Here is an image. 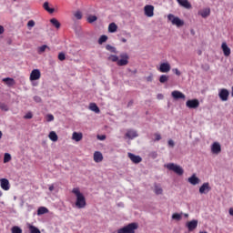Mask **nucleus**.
<instances>
[{
	"label": "nucleus",
	"instance_id": "nucleus-39",
	"mask_svg": "<svg viewBox=\"0 0 233 233\" xmlns=\"http://www.w3.org/2000/svg\"><path fill=\"white\" fill-rule=\"evenodd\" d=\"M165 167H167V168L168 170H172L173 172H176V165L175 164H167Z\"/></svg>",
	"mask_w": 233,
	"mask_h": 233
},
{
	"label": "nucleus",
	"instance_id": "nucleus-58",
	"mask_svg": "<svg viewBox=\"0 0 233 233\" xmlns=\"http://www.w3.org/2000/svg\"><path fill=\"white\" fill-rule=\"evenodd\" d=\"M134 105V100H130L127 104V106H132Z\"/></svg>",
	"mask_w": 233,
	"mask_h": 233
},
{
	"label": "nucleus",
	"instance_id": "nucleus-51",
	"mask_svg": "<svg viewBox=\"0 0 233 233\" xmlns=\"http://www.w3.org/2000/svg\"><path fill=\"white\" fill-rule=\"evenodd\" d=\"M181 216H183V213H181V214L177 213V214H176V219H177V221H179V219H181Z\"/></svg>",
	"mask_w": 233,
	"mask_h": 233
},
{
	"label": "nucleus",
	"instance_id": "nucleus-29",
	"mask_svg": "<svg viewBox=\"0 0 233 233\" xmlns=\"http://www.w3.org/2000/svg\"><path fill=\"white\" fill-rule=\"evenodd\" d=\"M155 194H157V196H159L161 194H163V188L161 187L160 185L155 184Z\"/></svg>",
	"mask_w": 233,
	"mask_h": 233
},
{
	"label": "nucleus",
	"instance_id": "nucleus-52",
	"mask_svg": "<svg viewBox=\"0 0 233 233\" xmlns=\"http://www.w3.org/2000/svg\"><path fill=\"white\" fill-rule=\"evenodd\" d=\"M150 157H153V159H156V157H157V152L150 153Z\"/></svg>",
	"mask_w": 233,
	"mask_h": 233
},
{
	"label": "nucleus",
	"instance_id": "nucleus-9",
	"mask_svg": "<svg viewBox=\"0 0 233 233\" xmlns=\"http://www.w3.org/2000/svg\"><path fill=\"white\" fill-rule=\"evenodd\" d=\"M186 106L187 108H198L199 106V100L198 99H191L186 102Z\"/></svg>",
	"mask_w": 233,
	"mask_h": 233
},
{
	"label": "nucleus",
	"instance_id": "nucleus-28",
	"mask_svg": "<svg viewBox=\"0 0 233 233\" xmlns=\"http://www.w3.org/2000/svg\"><path fill=\"white\" fill-rule=\"evenodd\" d=\"M50 23L53 25V26L56 27L57 29L61 28V23H59V20L56 18H52L50 20Z\"/></svg>",
	"mask_w": 233,
	"mask_h": 233
},
{
	"label": "nucleus",
	"instance_id": "nucleus-33",
	"mask_svg": "<svg viewBox=\"0 0 233 233\" xmlns=\"http://www.w3.org/2000/svg\"><path fill=\"white\" fill-rule=\"evenodd\" d=\"M12 161V156L9 153L4 155V163H10Z\"/></svg>",
	"mask_w": 233,
	"mask_h": 233
},
{
	"label": "nucleus",
	"instance_id": "nucleus-11",
	"mask_svg": "<svg viewBox=\"0 0 233 233\" xmlns=\"http://www.w3.org/2000/svg\"><path fill=\"white\" fill-rule=\"evenodd\" d=\"M211 152L212 154H220L221 153V144L219 142H214L211 145Z\"/></svg>",
	"mask_w": 233,
	"mask_h": 233
},
{
	"label": "nucleus",
	"instance_id": "nucleus-60",
	"mask_svg": "<svg viewBox=\"0 0 233 233\" xmlns=\"http://www.w3.org/2000/svg\"><path fill=\"white\" fill-rule=\"evenodd\" d=\"M49 190H50V192H53V190H54V185L49 186Z\"/></svg>",
	"mask_w": 233,
	"mask_h": 233
},
{
	"label": "nucleus",
	"instance_id": "nucleus-40",
	"mask_svg": "<svg viewBox=\"0 0 233 233\" xmlns=\"http://www.w3.org/2000/svg\"><path fill=\"white\" fill-rule=\"evenodd\" d=\"M97 19V16H96V15H89L88 17H87V23H95V21Z\"/></svg>",
	"mask_w": 233,
	"mask_h": 233
},
{
	"label": "nucleus",
	"instance_id": "nucleus-4",
	"mask_svg": "<svg viewBox=\"0 0 233 233\" xmlns=\"http://www.w3.org/2000/svg\"><path fill=\"white\" fill-rule=\"evenodd\" d=\"M228 96H230V92L227 88H222L218 92V97L221 101H228Z\"/></svg>",
	"mask_w": 233,
	"mask_h": 233
},
{
	"label": "nucleus",
	"instance_id": "nucleus-12",
	"mask_svg": "<svg viewBox=\"0 0 233 233\" xmlns=\"http://www.w3.org/2000/svg\"><path fill=\"white\" fill-rule=\"evenodd\" d=\"M186 227L187 228L189 232H192V230H196L198 228V220L193 219L186 224Z\"/></svg>",
	"mask_w": 233,
	"mask_h": 233
},
{
	"label": "nucleus",
	"instance_id": "nucleus-13",
	"mask_svg": "<svg viewBox=\"0 0 233 233\" xmlns=\"http://www.w3.org/2000/svg\"><path fill=\"white\" fill-rule=\"evenodd\" d=\"M178 5L182 6V8H186V10L192 9V4L188 2V0H177Z\"/></svg>",
	"mask_w": 233,
	"mask_h": 233
},
{
	"label": "nucleus",
	"instance_id": "nucleus-61",
	"mask_svg": "<svg viewBox=\"0 0 233 233\" xmlns=\"http://www.w3.org/2000/svg\"><path fill=\"white\" fill-rule=\"evenodd\" d=\"M176 76H181V72H179L177 69H176Z\"/></svg>",
	"mask_w": 233,
	"mask_h": 233
},
{
	"label": "nucleus",
	"instance_id": "nucleus-34",
	"mask_svg": "<svg viewBox=\"0 0 233 233\" xmlns=\"http://www.w3.org/2000/svg\"><path fill=\"white\" fill-rule=\"evenodd\" d=\"M108 40V36L103 35L100 36V38L98 39V44L99 45H103V43H106V41Z\"/></svg>",
	"mask_w": 233,
	"mask_h": 233
},
{
	"label": "nucleus",
	"instance_id": "nucleus-56",
	"mask_svg": "<svg viewBox=\"0 0 233 233\" xmlns=\"http://www.w3.org/2000/svg\"><path fill=\"white\" fill-rule=\"evenodd\" d=\"M163 97H164L163 94H158L157 96V98L159 99V100L163 99Z\"/></svg>",
	"mask_w": 233,
	"mask_h": 233
},
{
	"label": "nucleus",
	"instance_id": "nucleus-50",
	"mask_svg": "<svg viewBox=\"0 0 233 233\" xmlns=\"http://www.w3.org/2000/svg\"><path fill=\"white\" fill-rule=\"evenodd\" d=\"M34 101H35V103H41L40 96H34Z\"/></svg>",
	"mask_w": 233,
	"mask_h": 233
},
{
	"label": "nucleus",
	"instance_id": "nucleus-57",
	"mask_svg": "<svg viewBox=\"0 0 233 233\" xmlns=\"http://www.w3.org/2000/svg\"><path fill=\"white\" fill-rule=\"evenodd\" d=\"M168 145H169V147H174V141L173 140H168Z\"/></svg>",
	"mask_w": 233,
	"mask_h": 233
},
{
	"label": "nucleus",
	"instance_id": "nucleus-3",
	"mask_svg": "<svg viewBox=\"0 0 233 233\" xmlns=\"http://www.w3.org/2000/svg\"><path fill=\"white\" fill-rule=\"evenodd\" d=\"M128 59H129L128 54L122 53L120 55V59L117 61L116 65L118 66H127V65H128Z\"/></svg>",
	"mask_w": 233,
	"mask_h": 233
},
{
	"label": "nucleus",
	"instance_id": "nucleus-31",
	"mask_svg": "<svg viewBox=\"0 0 233 233\" xmlns=\"http://www.w3.org/2000/svg\"><path fill=\"white\" fill-rule=\"evenodd\" d=\"M11 232L12 233H23V229L21 228H19V226H14L11 228Z\"/></svg>",
	"mask_w": 233,
	"mask_h": 233
},
{
	"label": "nucleus",
	"instance_id": "nucleus-54",
	"mask_svg": "<svg viewBox=\"0 0 233 233\" xmlns=\"http://www.w3.org/2000/svg\"><path fill=\"white\" fill-rule=\"evenodd\" d=\"M5 34V27L3 25H0V35Z\"/></svg>",
	"mask_w": 233,
	"mask_h": 233
},
{
	"label": "nucleus",
	"instance_id": "nucleus-23",
	"mask_svg": "<svg viewBox=\"0 0 233 233\" xmlns=\"http://www.w3.org/2000/svg\"><path fill=\"white\" fill-rule=\"evenodd\" d=\"M43 8L46 9L48 14H54V12H56V9L50 8L48 2L44 3Z\"/></svg>",
	"mask_w": 233,
	"mask_h": 233
},
{
	"label": "nucleus",
	"instance_id": "nucleus-24",
	"mask_svg": "<svg viewBox=\"0 0 233 233\" xmlns=\"http://www.w3.org/2000/svg\"><path fill=\"white\" fill-rule=\"evenodd\" d=\"M48 137L51 141H54V143H56V141L59 139V137H57V134L55 131H51L48 135Z\"/></svg>",
	"mask_w": 233,
	"mask_h": 233
},
{
	"label": "nucleus",
	"instance_id": "nucleus-44",
	"mask_svg": "<svg viewBox=\"0 0 233 233\" xmlns=\"http://www.w3.org/2000/svg\"><path fill=\"white\" fill-rule=\"evenodd\" d=\"M75 17L76 19H82L83 18V14H81V11H77L75 13Z\"/></svg>",
	"mask_w": 233,
	"mask_h": 233
},
{
	"label": "nucleus",
	"instance_id": "nucleus-53",
	"mask_svg": "<svg viewBox=\"0 0 233 233\" xmlns=\"http://www.w3.org/2000/svg\"><path fill=\"white\" fill-rule=\"evenodd\" d=\"M155 139H156V141H159V140H161V135H159V134H156L155 135Z\"/></svg>",
	"mask_w": 233,
	"mask_h": 233
},
{
	"label": "nucleus",
	"instance_id": "nucleus-42",
	"mask_svg": "<svg viewBox=\"0 0 233 233\" xmlns=\"http://www.w3.org/2000/svg\"><path fill=\"white\" fill-rule=\"evenodd\" d=\"M106 50H108L109 52L116 53V47H114V46H112L110 45L106 46Z\"/></svg>",
	"mask_w": 233,
	"mask_h": 233
},
{
	"label": "nucleus",
	"instance_id": "nucleus-41",
	"mask_svg": "<svg viewBox=\"0 0 233 233\" xmlns=\"http://www.w3.org/2000/svg\"><path fill=\"white\" fill-rule=\"evenodd\" d=\"M1 110H4V112H8V106L6 104H0Z\"/></svg>",
	"mask_w": 233,
	"mask_h": 233
},
{
	"label": "nucleus",
	"instance_id": "nucleus-27",
	"mask_svg": "<svg viewBox=\"0 0 233 233\" xmlns=\"http://www.w3.org/2000/svg\"><path fill=\"white\" fill-rule=\"evenodd\" d=\"M199 14L201 17H204V18L208 17V15H210V8H206L200 11Z\"/></svg>",
	"mask_w": 233,
	"mask_h": 233
},
{
	"label": "nucleus",
	"instance_id": "nucleus-19",
	"mask_svg": "<svg viewBox=\"0 0 233 233\" xmlns=\"http://www.w3.org/2000/svg\"><path fill=\"white\" fill-rule=\"evenodd\" d=\"M72 139H74V141H76V142L81 141V139H83V133L74 132L72 136Z\"/></svg>",
	"mask_w": 233,
	"mask_h": 233
},
{
	"label": "nucleus",
	"instance_id": "nucleus-8",
	"mask_svg": "<svg viewBox=\"0 0 233 233\" xmlns=\"http://www.w3.org/2000/svg\"><path fill=\"white\" fill-rule=\"evenodd\" d=\"M144 12L147 17H154V5H147L144 7Z\"/></svg>",
	"mask_w": 233,
	"mask_h": 233
},
{
	"label": "nucleus",
	"instance_id": "nucleus-49",
	"mask_svg": "<svg viewBox=\"0 0 233 233\" xmlns=\"http://www.w3.org/2000/svg\"><path fill=\"white\" fill-rule=\"evenodd\" d=\"M97 139H99L100 141H105V139H106V136L105 135L97 136Z\"/></svg>",
	"mask_w": 233,
	"mask_h": 233
},
{
	"label": "nucleus",
	"instance_id": "nucleus-25",
	"mask_svg": "<svg viewBox=\"0 0 233 233\" xmlns=\"http://www.w3.org/2000/svg\"><path fill=\"white\" fill-rule=\"evenodd\" d=\"M43 214H48V208L46 207H40L37 209V216H43Z\"/></svg>",
	"mask_w": 233,
	"mask_h": 233
},
{
	"label": "nucleus",
	"instance_id": "nucleus-5",
	"mask_svg": "<svg viewBox=\"0 0 233 233\" xmlns=\"http://www.w3.org/2000/svg\"><path fill=\"white\" fill-rule=\"evenodd\" d=\"M170 64L168 62L160 64L159 67L157 68L158 72L162 74H168L170 72Z\"/></svg>",
	"mask_w": 233,
	"mask_h": 233
},
{
	"label": "nucleus",
	"instance_id": "nucleus-32",
	"mask_svg": "<svg viewBox=\"0 0 233 233\" xmlns=\"http://www.w3.org/2000/svg\"><path fill=\"white\" fill-rule=\"evenodd\" d=\"M183 25H185V21L181 20L179 17H176V26H177V28H180V26H183Z\"/></svg>",
	"mask_w": 233,
	"mask_h": 233
},
{
	"label": "nucleus",
	"instance_id": "nucleus-20",
	"mask_svg": "<svg viewBox=\"0 0 233 233\" xmlns=\"http://www.w3.org/2000/svg\"><path fill=\"white\" fill-rule=\"evenodd\" d=\"M3 82L5 83L7 86H14V85H15V80L10 77L3 78Z\"/></svg>",
	"mask_w": 233,
	"mask_h": 233
},
{
	"label": "nucleus",
	"instance_id": "nucleus-10",
	"mask_svg": "<svg viewBox=\"0 0 233 233\" xmlns=\"http://www.w3.org/2000/svg\"><path fill=\"white\" fill-rule=\"evenodd\" d=\"M127 157L132 161V163H135V165H137V164L141 163V161H143V158L141 157L136 156L133 153H128Z\"/></svg>",
	"mask_w": 233,
	"mask_h": 233
},
{
	"label": "nucleus",
	"instance_id": "nucleus-59",
	"mask_svg": "<svg viewBox=\"0 0 233 233\" xmlns=\"http://www.w3.org/2000/svg\"><path fill=\"white\" fill-rule=\"evenodd\" d=\"M171 96H172V97H173L174 99H176V91H173V92L171 93Z\"/></svg>",
	"mask_w": 233,
	"mask_h": 233
},
{
	"label": "nucleus",
	"instance_id": "nucleus-6",
	"mask_svg": "<svg viewBox=\"0 0 233 233\" xmlns=\"http://www.w3.org/2000/svg\"><path fill=\"white\" fill-rule=\"evenodd\" d=\"M210 190H212V187H210V184L208 182H205L199 187V194H208Z\"/></svg>",
	"mask_w": 233,
	"mask_h": 233
},
{
	"label": "nucleus",
	"instance_id": "nucleus-43",
	"mask_svg": "<svg viewBox=\"0 0 233 233\" xmlns=\"http://www.w3.org/2000/svg\"><path fill=\"white\" fill-rule=\"evenodd\" d=\"M46 48H48V46H46V45H44V46H40L38 48L39 54H43V52H45V50H46Z\"/></svg>",
	"mask_w": 233,
	"mask_h": 233
},
{
	"label": "nucleus",
	"instance_id": "nucleus-14",
	"mask_svg": "<svg viewBox=\"0 0 233 233\" xmlns=\"http://www.w3.org/2000/svg\"><path fill=\"white\" fill-rule=\"evenodd\" d=\"M0 187L3 190H10V181L6 178L0 179Z\"/></svg>",
	"mask_w": 233,
	"mask_h": 233
},
{
	"label": "nucleus",
	"instance_id": "nucleus-7",
	"mask_svg": "<svg viewBox=\"0 0 233 233\" xmlns=\"http://www.w3.org/2000/svg\"><path fill=\"white\" fill-rule=\"evenodd\" d=\"M30 81H37V79H41V71L39 69H34L29 77Z\"/></svg>",
	"mask_w": 233,
	"mask_h": 233
},
{
	"label": "nucleus",
	"instance_id": "nucleus-46",
	"mask_svg": "<svg viewBox=\"0 0 233 233\" xmlns=\"http://www.w3.org/2000/svg\"><path fill=\"white\" fill-rule=\"evenodd\" d=\"M32 117H34V115H32V112H28L24 116L25 119H32Z\"/></svg>",
	"mask_w": 233,
	"mask_h": 233
},
{
	"label": "nucleus",
	"instance_id": "nucleus-45",
	"mask_svg": "<svg viewBox=\"0 0 233 233\" xmlns=\"http://www.w3.org/2000/svg\"><path fill=\"white\" fill-rule=\"evenodd\" d=\"M58 59H59V61H65L66 59L65 53H59Z\"/></svg>",
	"mask_w": 233,
	"mask_h": 233
},
{
	"label": "nucleus",
	"instance_id": "nucleus-62",
	"mask_svg": "<svg viewBox=\"0 0 233 233\" xmlns=\"http://www.w3.org/2000/svg\"><path fill=\"white\" fill-rule=\"evenodd\" d=\"M229 215L233 216V208H229Z\"/></svg>",
	"mask_w": 233,
	"mask_h": 233
},
{
	"label": "nucleus",
	"instance_id": "nucleus-26",
	"mask_svg": "<svg viewBox=\"0 0 233 233\" xmlns=\"http://www.w3.org/2000/svg\"><path fill=\"white\" fill-rule=\"evenodd\" d=\"M89 108H90V110H92V112H96V114H99V112H100L99 107L97 106V105L96 103H91L89 105Z\"/></svg>",
	"mask_w": 233,
	"mask_h": 233
},
{
	"label": "nucleus",
	"instance_id": "nucleus-37",
	"mask_svg": "<svg viewBox=\"0 0 233 233\" xmlns=\"http://www.w3.org/2000/svg\"><path fill=\"white\" fill-rule=\"evenodd\" d=\"M167 21L172 22V25H176V16L174 15H168Z\"/></svg>",
	"mask_w": 233,
	"mask_h": 233
},
{
	"label": "nucleus",
	"instance_id": "nucleus-55",
	"mask_svg": "<svg viewBox=\"0 0 233 233\" xmlns=\"http://www.w3.org/2000/svg\"><path fill=\"white\" fill-rule=\"evenodd\" d=\"M153 78H154V76L152 75H150L149 76L147 77V81H148L150 83V82H152Z\"/></svg>",
	"mask_w": 233,
	"mask_h": 233
},
{
	"label": "nucleus",
	"instance_id": "nucleus-17",
	"mask_svg": "<svg viewBox=\"0 0 233 233\" xmlns=\"http://www.w3.org/2000/svg\"><path fill=\"white\" fill-rule=\"evenodd\" d=\"M221 48L223 50L224 56H226V57H228V56H230V47H228V46L227 45V42L222 43Z\"/></svg>",
	"mask_w": 233,
	"mask_h": 233
},
{
	"label": "nucleus",
	"instance_id": "nucleus-22",
	"mask_svg": "<svg viewBox=\"0 0 233 233\" xmlns=\"http://www.w3.org/2000/svg\"><path fill=\"white\" fill-rule=\"evenodd\" d=\"M108 32L110 34H114L115 32H117V25H116V23L109 24Z\"/></svg>",
	"mask_w": 233,
	"mask_h": 233
},
{
	"label": "nucleus",
	"instance_id": "nucleus-36",
	"mask_svg": "<svg viewBox=\"0 0 233 233\" xmlns=\"http://www.w3.org/2000/svg\"><path fill=\"white\" fill-rule=\"evenodd\" d=\"M109 61H112L113 63H117V61H119V57H117V56L116 55H111L108 57Z\"/></svg>",
	"mask_w": 233,
	"mask_h": 233
},
{
	"label": "nucleus",
	"instance_id": "nucleus-21",
	"mask_svg": "<svg viewBox=\"0 0 233 233\" xmlns=\"http://www.w3.org/2000/svg\"><path fill=\"white\" fill-rule=\"evenodd\" d=\"M27 228L29 229V233H41V230L32 224H28Z\"/></svg>",
	"mask_w": 233,
	"mask_h": 233
},
{
	"label": "nucleus",
	"instance_id": "nucleus-48",
	"mask_svg": "<svg viewBox=\"0 0 233 233\" xmlns=\"http://www.w3.org/2000/svg\"><path fill=\"white\" fill-rule=\"evenodd\" d=\"M46 121L50 122V121H54V115H47L46 116Z\"/></svg>",
	"mask_w": 233,
	"mask_h": 233
},
{
	"label": "nucleus",
	"instance_id": "nucleus-15",
	"mask_svg": "<svg viewBox=\"0 0 233 233\" xmlns=\"http://www.w3.org/2000/svg\"><path fill=\"white\" fill-rule=\"evenodd\" d=\"M137 131L134 129H128L126 133V137H128V139H134L135 137H137Z\"/></svg>",
	"mask_w": 233,
	"mask_h": 233
},
{
	"label": "nucleus",
	"instance_id": "nucleus-38",
	"mask_svg": "<svg viewBox=\"0 0 233 233\" xmlns=\"http://www.w3.org/2000/svg\"><path fill=\"white\" fill-rule=\"evenodd\" d=\"M159 81L160 83H167V81H168V76L167 75H162L159 77Z\"/></svg>",
	"mask_w": 233,
	"mask_h": 233
},
{
	"label": "nucleus",
	"instance_id": "nucleus-1",
	"mask_svg": "<svg viewBox=\"0 0 233 233\" xmlns=\"http://www.w3.org/2000/svg\"><path fill=\"white\" fill-rule=\"evenodd\" d=\"M72 194H74L76 198V208H85L86 207V198H85V195L81 193V190H79V187H74L72 189Z\"/></svg>",
	"mask_w": 233,
	"mask_h": 233
},
{
	"label": "nucleus",
	"instance_id": "nucleus-63",
	"mask_svg": "<svg viewBox=\"0 0 233 233\" xmlns=\"http://www.w3.org/2000/svg\"><path fill=\"white\" fill-rule=\"evenodd\" d=\"M210 69V66L208 65H206L205 66V70H209Z\"/></svg>",
	"mask_w": 233,
	"mask_h": 233
},
{
	"label": "nucleus",
	"instance_id": "nucleus-18",
	"mask_svg": "<svg viewBox=\"0 0 233 233\" xmlns=\"http://www.w3.org/2000/svg\"><path fill=\"white\" fill-rule=\"evenodd\" d=\"M94 161L95 163H101L103 161V154L99 151L94 153Z\"/></svg>",
	"mask_w": 233,
	"mask_h": 233
},
{
	"label": "nucleus",
	"instance_id": "nucleus-35",
	"mask_svg": "<svg viewBox=\"0 0 233 233\" xmlns=\"http://www.w3.org/2000/svg\"><path fill=\"white\" fill-rule=\"evenodd\" d=\"M185 94L179 91H176V99H185Z\"/></svg>",
	"mask_w": 233,
	"mask_h": 233
},
{
	"label": "nucleus",
	"instance_id": "nucleus-2",
	"mask_svg": "<svg viewBox=\"0 0 233 233\" xmlns=\"http://www.w3.org/2000/svg\"><path fill=\"white\" fill-rule=\"evenodd\" d=\"M137 223H130L127 226H125L122 228L117 230V233H136V230L138 228Z\"/></svg>",
	"mask_w": 233,
	"mask_h": 233
},
{
	"label": "nucleus",
	"instance_id": "nucleus-30",
	"mask_svg": "<svg viewBox=\"0 0 233 233\" xmlns=\"http://www.w3.org/2000/svg\"><path fill=\"white\" fill-rule=\"evenodd\" d=\"M176 174L177 176H183V174H185V170H183V167H181V166H176Z\"/></svg>",
	"mask_w": 233,
	"mask_h": 233
},
{
	"label": "nucleus",
	"instance_id": "nucleus-47",
	"mask_svg": "<svg viewBox=\"0 0 233 233\" xmlns=\"http://www.w3.org/2000/svg\"><path fill=\"white\" fill-rule=\"evenodd\" d=\"M27 26H28L29 28H32V27L35 26V22H34V20L28 21Z\"/></svg>",
	"mask_w": 233,
	"mask_h": 233
},
{
	"label": "nucleus",
	"instance_id": "nucleus-16",
	"mask_svg": "<svg viewBox=\"0 0 233 233\" xmlns=\"http://www.w3.org/2000/svg\"><path fill=\"white\" fill-rule=\"evenodd\" d=\"M188 183H190V185H199V177H196V174H193L190 177H188L187 179Z\"/></svg>",
	"mask_w": 233,
	"mask_h": 233
},
{
	"label": "nucleus",
	"instance_id": "nucleus-64",
	"mask_svg": "<svg viewBox=\"0 0 233 233\" xmlns=\"http://www.w3.org/2000/svg\"><path fill=\"white\" fill-rule=\"evenodd\" d=\"M120 41H121L122 43H127V39H126V38H121Z\"/></svg>",
	"mask_w": 233,
	"mask_h": 233
}]
</instances>
